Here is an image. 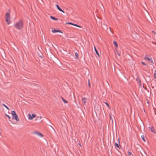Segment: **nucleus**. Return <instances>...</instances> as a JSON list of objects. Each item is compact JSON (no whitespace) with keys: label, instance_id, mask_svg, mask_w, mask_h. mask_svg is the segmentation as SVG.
I'll return each mask as SVG.
<instances>
[{"label":"nucleus","instance_id":"obj_19","mask_svg":"<svg viewBox=\"0 0 156 156\" xmlns=\"http://www.w3.org/2000/svg\"><path fill=\"white\" fill-rule=\"evenodd\" d=\"M155 73H154V77L155 78H156V70L154 71Z\"/></svg>","mask_w":156,"mask_h":156},{"label":"nucleus","instance_id":"obj_17","mask_svg":"<svg viewBox=\"0 0 156 156\" xmlns=\"http://www.w3.org/2000/svg\"><path fill=\"white\" fill-rule=\"evenodd\" d=\"M114 44L117 47H118L117 44L115 41H113Z\"/></svg>","mask_w":156,"mask_h":156},{"label":"nucleus","instance_id":"obj_11","mask_svg":"<svg viewBox=\"0 0 156 156\" xmlns=\"http://www.w3.org/2000/svg\"><path fill=\"white\" fill-rule=\"evenodd\" d=\"M50 17L51 19L52 20H58V19L57 18H55L54 17L51 16H50Z\"/></svg>","mask_w":156,"mask_h":156},{"label":"nucleus","instance_id":"obj_23","mask_svg":"<svg viewBox=\"0 0 156 156\" xmlns=\"http://www.w3.org/2000/svg\"><path fill=\"white\" fill-rule=\"evenodd\" d=\"M141 63L143 65H145V66L146 65V64L144 62H142Z\"/></svg>","mask_w":156,"mask_h":156},{"label":"nucleus","instance_id":"obj_6","mask_svg":"<svg viewBox=\"0 0 156 156\" xmlns=\"http://www.w3.org/2000/svg\"><path fill=\"white\" fill-rule=\"evenodd\" d=\"M51 31L53 33H56V32H59V33H62V31L61 30H55V29H53Z\"/></svg>","mask_w":156,"mask_h":156},{"label":"nucleus","instance_id":"obj_32","mask_svg":"<svg viewBox=\"0 0 156 156\" xmlns=\"http://www.w3.org/2000/svg\"><path fill=\"white\" fill-rule=\"evenodd\" d=\"M138 80H139V81H140V79H139Z\"/></svg>","mask_w":156,"mask_h":156},{"label":"nucleus","instance_id":"obj_12","mask_svg":"<svg viewBox=\"0 0 156 156\" xmlns=\"http://www.w3.org/2000/svg\"><path fill=\"white\" fill-rule=\"evenodd\" d=\"M61 98L63 102L64 103H68L67 101L66 100L64 99L62 97H61Z\"/></svg>","mask_w":156,"mask_h":156},{"label":"nucleus","instance_id":"obj_28","mask_svg":"<svg viewBox=\"0 0 156 156\" xmlns=\"http://www.w3.org/2000/svg\"><path fill=\"white\" fill-rule=\"evenodd\" d=\"M105 104L106 105H107L108 107H109V105H108V104L106 102V103H105Z\"/></svg>","mask_w":156,"mask_h":156},{"label":"nucleus","instance_id":"obj_7","mask_svg":"<svg viewBox=\"0 0 156 156\" xmlns=\"http://www.w3.org/2000/svg\"><path fill=\"white\" fill-rule=\"evenodd\" d=\"M56 7L57 8V9L60 11L62 12L63 13H64L65 12L64 11L62 10L60 7L58 5H56Z\"/></svg>","mask_w":156,"mask_h":156},{"label":"nucleus","instance_id":"obj_10","mask_svg":"<svg viewBox=\"0 0 156 156\" xmlns=\"http://www.w3.org/2000/svg\"><path fill=\"white\" fill-rule=\"evenodd\" d=\"M94 49L95 51L96 54L98 55V56L99 57L100 56H99V53H98V51L97 50L95 47V46H94Z\"/></svg>","mask_w":156,"mask_h":156},{"label":"nucleus","instance_id":"obj_14","mask_svg":"<svg viewBox=\"0 0 156 156\" xmlns=\"http://www.w3.org/2000/svg\"><path fill=\"white\" fill-rule=\"evenodd\" d=\"M42 117H41V116H39V117H38L37 118V119H36V120H39V121H40V120L41 119H42Z\"/></svg>","mask_w":156,"mask_h":156},{"label":"nucleus","instance_id":"obj_25","mask_svg":"<svg viewBox=\"0 0 156 156\" xmlns=\"http://www.w3.org/2000/svg\"><path fill=\"white\" fill-rule=\"evenodd\" d=\"M4 105L6 108H7L8 110H9V108L7 106H6L5 105Z\"/></svg>","mask_w":156,"mask_h":156},{"label":"nucleus","instance_id":"obj_4","mask_svg":"<svg viewBox=\"0 0 156 156\" xmlns=\"http://www.w3.org/2000/svg\"><path fill=\"white\" fill-rule=\"evenodd\" d=\"M28 119L30 120H32L34 118H35L36 117V116L35 115L33 114L31 115L30 113L28 114Z\"/></svg>","mask_w":156,"mask_h":156},{"label":"nucleus","instance_id":"obj_30","mask_svg":"<svg viewBox=\"0 0 156 156\" xmlns=\"http://www.w3.org/2000/svg\"><path fill=\"white\" fill-rule=\"evenodd\" d=\"M117 54H118V55H119H119H120L119 54V53H117Z\"/></svg>","mask_w":156,"mask_h":156},{"label":"nucleus","instance_id":"obj_5","mask_svg":"<svg viewBox=\"0 0 156 156\" xmlns=\"http://www.w3.org/2000/svg\"><path fill=\"white\" fill-rule=\"evenodd\" d=\"M33 133L34 134H35L37 135V136H39L40 137H42L43 136V135L42 134L36 131L34 132Z\"/></svg>","mask_w":156,"mask_h":156},{"label":"nucleus","instance_id":"obj_18","mask_svg":"<svg viewBox=\"0 0 156 156\" xmlns=\"http://www.w3.org/2000/svg\"><path fill=\"white\" fill-rule=\"evenodd\" d=\"M75 55L77 58H78V54L77 52H76L75 53Z\"/></svg>","mask_w":156,"mask_h":156},{"label":"nucleus","instance_id":"obj_2","mask_svg":"<svg viewBox=\"0 0 156 156\" xmlns=\"http://www.w3.org/2000/svg\"><path fill=\"white\" fill-rule=\"evenodd\" d=\"M12 115L13 119H15L17 121H19V119L15 111H13L12 112Z\"/></svg>","mask_w":156,"mask_h":156},{"label":"nucleus","instance_id":"obj_20","mask_svg":"<svg viewBox=\"0 0 156 156\" xmlns=\"http://www.w3.org/2000/svg\"><path fill=\"white\" fill-rule=\"evenodd\" d=\"M6 116L9 119H10L11 118V117L8 115L6 114Z\"/></svg>","mask_w":156,"mask_h":156},{"label":"nucleus","instance_id":"obj_31","mask_svg":"<svg viewBox=\"0 0 156 156\" xmlns=\"http://www.w3.org/2000/svg\"><path fill=\"white\" fill-rule=\"evenodd\" d=\"M152 32L154 33V31H152Z\"/></svg>","mask_w":156,"mask_h":156},{"label":"nucleus","instance_id":"obj_8","mask_svg":"<svg viewBox=\"0 0 156 156\" xmlns=\"http://www.w3.org/2000/svg\"><path fill=\"white\" fill-rule=\"evenodd\" d=\"M87 99L86 98H82V102L83 103L84 105H86V103L87 101Z\"/></svg>","mask_w":156,"mask_h":156},{"label":"nucleus","instance_id":"obj_21","mask_svg":"<svg viewBox=\"0 0 156 156\" xmlns=\"http://www.w3.org/2000/svg\"><path fill=\"white\" fill-rule=\"evenodd\" d=\"M115 145H116V146L119 148V145L118 144H117V143H115Z\"/></svg>","mask_w":156,"mask_h":156},{"label":"nucleus","instance_id":"obj_3","mask_svg":"<svg viewBox=\"0 0 156 156\" xmlns=\"http://www.w3.org/2000/svg\"><path fill=\"white\" fill-rule=\"evenodd\" d=\"M5 20L8 24L10 23V18L9 13L7 12L5 14Z\"/></svg>","mask_w":156,"mask_h":156},{"label":"nucleus","instance_id":"obj_26","mask_svg":"<svg viewBox=\"0 0 156 156\" xmlns=\"http://www.w3.org/2000/svg\"><path fill=\"white\" fill-rule=\"evenodd\" d=\"M128 154L129 155H131V153L130 152H128Z\"/></svg>","mask_w":156,"mask_h":156},{"label":"nucleus","instance_id":"obj_15","mask_svg":"<svg viewBox=\"0 0 156 156\" xmlns=\"http://www.w3.org/2000/svg\"><path fill=\"white\" fill-rule=\"evenodd\" d=\"M141 138L142 139H143V140L144 141V142H145L146 141H145V140L144 139V135H142L141 136Z\"/></svg>","mask_w":156,"mask_h":156},{"label":"nucleus","instance_id":"obj_27","mask_svg":"<svg viewBox=\"0 0 156 156\" xmlns=\"http://www.w3.org/2000/svg\"><path fill=\"white\" fill-rule=\"evenodd\" d=\"M50 126V127L53 129V130L54 131H55V129H54L51 126Z\"/></svg>","mask_w":156,"mask_h":156},{"label":"nucleus","instance_id":"obj_13","mask_svg":"<svg viewBox=\"0 0 156 156\" xmlns=\"http://www.w3.org/2000/svg\"><path fill=\"white\" fill-rule=\"evenodd\" d=\"M151 131L152 132L154 133H156V132H155V131L154 130V129L153 128V127H152L151 128Z\"/></svg>","mask_w":156,"mask_h":156},{"label":"nucleus","instance_id":"obj_29","mask_svg":"<svg viewBox=\"0 0 156 156\" xmlns=\"http://www.w3.org/2000/svg\"><path fill=\"white\" fill-rule=\"evenodd\" d=\"M154 34H155V35H154V37H156V34L155 33H154Z\"/></svg>","mask_w":156,"mask_h":156},{"label":"nucleus","instance_id":"obj_9","mask_svg":"<svg viewBox=\"0 0 156 156\" xmlns=\"http://www.w3.org/2000/svg\"><path fill=\"white\" fill-rule=\"evenodd\" d=\"M144 58L145 59H147V60L150 61H151V60H152L151 57H147V55H146L145 57Z\"/></svg>","mask_w":156,"mask_h":156},{"label":"nucleus","instance_id":"obj_22","mask_svg":"<svg viewBox=\"0 0 156 156\" xmlns=\"http://www.w3.org/2000/svg\"><path fill=\"white\" fill-rule=\"evenodd\" d=\"M67 23L68 24H71V25H73L74 24L73 23Z\"/></svg>","mask_w":156,"mask_h":156},{"label":"nucleus","instance_id":"obj_16","mask_svg":"<svg viewBox=\"0 0 156 156\" xmlns=\"http://www.w3.org/2000/svg\"><path fill=\"white\" fill-rule=\"evenodd\" d=\"M73 26H75L76 27H79V28H81V27L79 25H78L76 24H74L73 25Z\"/></svg>","mask_w":156,"mask_h":156},{"label":"nucleus","instance_id":"obj_1","mask_svg":"<svg viewBox=\"0 0 156 156\" xmlns=\"http://www.w3.org/2000/svg\"><path fill=\"white\" fill-rule=\"evenodd\" d=\"M23 26V22L22 19H21L16 22L14 24V27L18 30L22 29Z\"/></svg>","mask_w":156,"mask_h":156},{"label":"nucleus","instance_id":"obj_24","mask_svg":"<svg viewBox=\"0 0 156 156\" xmlns=\"http://www.w3.org/2000/svg\"><path fill=\"white\" fill-rule=\"evenodd\" d=\"M88 86H89V87H90V83L89 82V80H88Z\"/></svg>","mask_w":156,"mask_h":156}]
</instances>
